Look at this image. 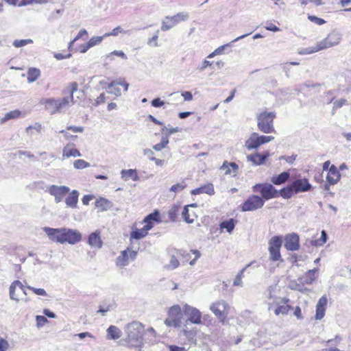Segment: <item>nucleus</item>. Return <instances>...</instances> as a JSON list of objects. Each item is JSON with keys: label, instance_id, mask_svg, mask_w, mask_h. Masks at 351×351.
<instances>
[{"label": "nucleus", "instance_id": "f257e3e1", "mask_svg": "<svg viewBox=\"0 0 351 351\" xmlns=\"http://www.w3.org/2000/svg\"><path fill=\"white\" fill-rule=\"evenodd\" d=\"M43 230L51 241L60 244L67 243L75 245L81 241L82 238L78 230L68 228H53L45 226Z\"/></svg>", "mask_w": 351, "mask_h": 351}, {"label": "nucleus", "instance_id": "f03ea898", "mask_svg": "<svg viewBox=\"0 0 351 351\" xmlns=\"http://www.w3.org/2000/svg\"><path fill=\"white\" fill-rule=\"evenodd\" d=\"M77 87L78 85L76 82H72L66 87L64 92L65 94H69V96L64 97L61 99H43L41 101V104L45 105L46 110L51 114L59 112L72 104L75 103L73 94L77 91Z\"/></svg>", "mask_w": 351, "mask_h": 351}, {"label": "nucleus", "instance_id": "7ed1b4c3", "mask_svg": "<svg viewBox=\"0 0 351 351\" xmlns=\"http://www.w3.org/2000/svg\"><path fill=\"white\" fill-rule=\"evenodd\" d=\"M125 337L121 339L123 344L130 348H140L143 344L144 326L138 321H133L124 327Z\"/></svg>", "mask_w": 351, "mask_h": 351}, {"label": "nucleus", "instance_id": "20e7f679", "mask_svg": "<svg viewBox=\"0 0 351 351\" xmlns=\"http://www.w3.org/2000/svg\"><path fill=\"white\" fill-rule=\"evenodd\" d=\"M189 17V13L187 12H178L173 16H165L161 21L160 29L162 32H167L179 23L188 21Z\"/></svg>", "mask_w": 351, "mask_h": 351}, {"label": "nucleus", "instance_id": "39448f33", "mask_svg": "<svg viewBox=\"0 0 351 351\" xmlns=\"http://www.w3.org/2000/svg\"><path fill=\"white\" fill-rule=\"evenodd\" d=\"M276 114L273 112H263L257 118V125L258 129L265 134L275 132L273 121Z\"/></svg>", "mask_w": 351, "mask_h": 351}, {"label": "nucleus", "instance_id": "423d86ee", "mask_svg": "<svg viewBox=\"0 0 351 351\" xmlns=\"http://www.w3.org/2000/svg\"><path fill=\"white\" fill-rule=\"evenodd\" d=\"M252 191L254 193H259L264 201L279 196L278 191L271 184L267 182L256 184L252 186Z\"/></svg>", "mask_w": 351, "mask_h": 351}, {"label": "nucleus", "instance_id": "0eeeda50", "mask_svg": "<svg viewBox=\"0 0 351 351\" xmlns=\"http://www.w3.org/2000/svg\"><path fill=\"white\" fill-rule=\"evenodd\" d=\"M182 318L181 307L178 304L173 305L168 311V316L165 320V324L169 327H180Z\"/></svg>", "mask_w": 351, "mask_h": 351}, {"label": "nucleus", "instance_id": "6e6552de", "mask_svg": "<svg viewBox=\"0 0 351 351\" xmlns=\"http://www.w3.org/2000/svg\"><path fill=\"white\" fill-rule=\"evenodd\" d=\"M229 308V305L223 300L214 302L210 306V311L223 324L228 314Z\"/></svg>", "mask_w": 351, "mask_h": 351}, {"label": "nucleus", "instance_id": "1a4fd4ad", "mask_svg": "<svg viewBox=\"0 0 351 351\" xmlns=\"http://www.w3.org/2000/svg\"><path fill=\"white\" fill-rule=\"evenodd\" d=\"M265 201L260 196L256 195H250L241 206L243 212L253 211L261 208Z\"/></svg>", "mask_w": 351, "mask_h": 351}, {"label": "nucleus", "instance_id": "9d476101", "mask_svg": "<svg viewBox=\"0 0 351 351\" xmlns=\"http://www.w3.org/2000/svg\"><path fill=\"white\" fill-rule=\"evenodd\" d=\"M341 34L338 32L332 31L324 39L317 43V49L322 51L336 46L341 42Z\"/></svg>", "mask_w": 351, "mask_h": 351}, {"label": "nucleus", "instance_id": "9b49d317", "mask_svg": "<svg viewBox=\"0 0 351 351\" xmlns=\"http://www.w3.org/2000/svg\"><path fill=\"white\" fill-rule=\"evenodd\" d=\"M282 245V239L279 236L272 237L269 242V252L270 259L277 261L281 258L280 248Z\"/></svg>", "mask_w": 351, "mask_h": 351}, {"label": "nucleus", "instance_id": "f8f14e48", "mask_svg": "<svg viewBox=\"0 0 351 351\" xmlns=\"http://www.w3.org/2000/svg\"><path fill=\"white\" fill-rule=\"evenodd\" d=\"M47 191L52 196L54 197L56 203L61 202L65 195L69 193L70 189L66 186L51 185Z\"/></svg>", "mask_w": 351, "mask_h": 351}, {"label": "nucleus", "instance_id": "ddd939ff", "mask_svg": "<svg viewBox=\"0 0 351 351\" xmlns=\"http://www.w3.org/2000/svg\"><path fill=\"white\" fill-rule=\"evenodd\" d=\"M183 312L187 316V321L195 324L201 323L202 313L197 308L186 304L183 306Z\"/></svg>", "mask_w": 351, "mask_h": 351}, {"label": "nucleus", "instance_id": "4468645a", "mask_svg": "<svg viewBox=\"0 0 351 351\" xmlns=\"http://www.w3.org/2000/svg\"><path fill=\"white\" fill-rule=\"evenodd\" d=\"M300 239L296 233L288 234L285 238V247L289 251H296L300 247Z\"/></svg>", "mask_w": 351, "mask_h": 351}, {"label": "nucleus", "instance_id": "2eb2a0df", "mask_svg": "<svg viewBox=\"0 0 351 351\" xmlns=\"http://www.w3.org/2000/svg\"><path fill=\"white\" fill-rule=\"evenodd\" d=\"M291 184L295 193L306 192L310 191L312 188V185L308 182L306 178L298 179L293 181Z\"/></svg>", "mask_w": 351, "mask_h": 351}, {"label": "nucleus", "instance_id": "dca6fc26", "mask_svg": "<svg viewBox=\"0 0 351 351\" xmlns=\"http://www.w3.org/2000/svg\"><path fill=\"white\" fill-rule=\"evenodd\" d=\"M19 289L20 291H21V292H23V293L24 295H27V292H26V289L27 287H25L22 283L21 282H20L19 280H14L10 286V289H9V292H10V299L13 300H16V302H19V294H16V289Z\"/></svg>", "mask_w": 351, "mask_h": 351}, {"label": "nucleus", "instance_id": "f3484780", "mask_svg": "<svg viewBox=\"0 0 351 351\" xmlns=\"http://www.w3.org/2000/svg\"><path fill=\"white\" fill-rule=\"evenodd\" d=\"M289 300L287 298H283L280 300V301L274 302V304L277 306V307L274 310V313L276 315H287L290 309L291 308V306L287 304Z\"/></svg>", "mask_w": 351, "mask_h": 351}, {"label": "nucleus", "instance_id": "a211bd4d", "mask_svg": "<svg viewBox=\"0 0 351 351\" xmlns=\"http://www.w3.org/2000/svg\"><path fill=\"white\" fill-rule=\"evenodd\" d=\"M221 170L224 171V174L235 177L239 172V166L234 162L225 160L220 167Z\"/></svg>", "mask_w": 351, "mask_h": 351}, {"label": "nucleus", "instance_id": "6ab92c4d", "mask_svg": "<svg viewBox=\"0 0 351 351\" xmlns=\"http://www.w3.org/2000/svg\"><path fill=\"white\" fill-rule=\"evenodd\" d=\"M269 156V153L268 152H265L263 154H260L256 152L248 155L247 156V160L251 162L252 165L258 166L264 164Z\"/></svg>", "mask_w": 351, "mask_h": 351}, {"label": "nucleus", "instance_id": "aec40b11", "mask_svg": "<svg viewBox=\"0 0 351 351\" xmlns=\"http://www.w3.org/2000/svg\"><path fill=\"white\" fill-rule=\"evenodd\" d=\"M327 303L328 298L326 295H323L319 299L316 304V319L320 320L324 317Z\"/></svg>", "mask_w": 351, "mask_h": 351}, {"label": "nucleus", "instance_id": "412c9836", "mask_svg": "<svg viewBox=\"0 0 351 351\" xmlns=\"http://www.w3.org/2000/svg\"><path fill=\"white\" fill-rule=\"evenodd\" d=\"M340 176L341 175L337 168L334 165H332L328 169L326 180L329 184L334 185L339 182Z\"/></svg>", "mask_w": 351, "mask_h": 351}, {"label": "nucleus", "instance_id": "4be33fe9", "mask_svg": "<svg viewBox=\"0 0 351 351\" xmlns=\"http://www.w3.org/2000/svg\"><path fill=\"white\" fill-rule=\"evenodd\" d=\"M73 144L68 143L62 149V160L70 157H80V151L73 147Z\"/></svg>", "mask_w": 351, "mask_h": 351}, {"label": "nucleus", "instance_id": "5701e85b", "mask_svg": "<svg viewBox=\"0 0 351 351\" xmlns=\"http://www.w3.org/2000/svg\"><path fill=\"white\" fill-rule=\"evenodd\" d=\"M88 244L92 247L100 248L102 246V241L100 237V232L98 230L92 232L88 238Z\"/></svg>", "mask_w": 351, "mask_h": 351}, {"label": "nucleus", "instance_id": "b1692460", "mask_svg": "<svg viewBox=\"0 0 351 351\" xmlns=\"http://www.w3.org/2000/svg\"><path fill=\"white\" fill-rule=\"evenodd\" d=\"M79 195L80 193L77 190H73L69 193L65 199L66 206L71 208H77Z\"/></svg>", "mask_w": 351, "mask_h": 351}, {"label": "nucleus", "instance_id": "393cba45", "mask_svg": "<svg viewBox=\"0 0 351 351\" xmlns=\"http://www.w3.org/2000/svg\"><path fill=\"white\" fill-rule=\"evenodd\" d=\"M245 147L247 150L256 149L260 147L258 133L253 132L245 142Z\"/></svg>", "mask_w": 351, "mask_h": 351}, {"label": "nucleus", "instance_id": "a878e982", "mask_svg": "<svg viewBox=\"0 0 351 351\" xmlns=\"http://www.w3.org/2000/svg\"><path fill=\"white\" fill-rule=\"evenodd\" d=\"M317 269H310L298 279L300 284L311 285L315 278V273Z\"/></svg>", "mask_w": 351, "mask_h": 351}, {"label": "nucleus", "instance_id": "bb28decb", "mask_svg": "<svg viewBox=\"0 0 351 351\" xmlns=\"http://www.w3.org/2000/svg\"><path fill=\"white\" fill-rule=\"evenodd\" d=\"M192 195H196L201 193H206L208 195H213L215 193L214 186L213 184H207L199 188H196L191 191Z\"/></svg>", "mask_w": 351, "mask_h": 351}, {"label": "nucleus", "instance_id": "cd10ccee", "mask_svg": "<svg viewBox=\"0 0 351 351\" xmlns=\"http://www.w3.org/2000/svg\"><path fill=\"white\" fill-rule=\"evenodd\" d=\"M95 206L99 209V211L104 212L110 209L112 207V203L106 198L99 197L95 202Z\"/></svg>", "mask_w": 351, "mask_h": 351}, {"label": "nucleus", "instance_id": "c85d7f7f", "mask_svg": "<svg viewBox=\"0 0 351 351\" xmlns=\"http://www.w3.org/2000/svg\"><path fill=\"white\" fill-rule=\"evenodd\" d=\"M290 173L287 171H284L278 176H274L271 178V182L275 185H281L285 183L289 178Z\"/></svg>", "mask_w": 351, "mask_h": 351}, {"label": "nucleus", "instance_id": "c756f323", "mask_svg": "<svg viewBox=\"0 0 351 351\" xmlns=\"http://www.w3.org/2000/svg\"><path fill=\"white\" fill-rule=\"evenodd\" d=\"M128 251L123 250L121 254L116 259V265L119 267H123L129 265Z\"/></svg>", "mask_w": 351, "mask_h": 351}, {"label": "nucleus", "instance_id": "7c9ffc66", "mask_svg": "<svg viewBox=\"0 0 351 351\" xmlns=\"http://www.w3.org/2000/svg\"><path fill=\"white\" fill-rule=\"evenodd\" d=\"M121 330L115 326H110L107 329V336L110 339H117L121 336Z\"/></svg>", "mask_w": 351, "mask_h": 351}, {"label": "nucleus", "instance_id": "2f4dec72", "mask_svg": "<svg viewBox=\"0 0 351 351\" xmlns=\"http://www.w3.org/2000/svg\"><path fill=\"white\" fill-rule=\"evenodd\" d=\"M22 116V112L19 110H14L10 112H8L5 114L4 117L1 119V123H4L6 121L10 119H15L21 117Z\"/></svg>", "mask_w": 351, "mask_h": 351}, {"label": "nucleus", "instance_id": "473e14b6", "mask_svg": "<svg viewBox=\"0 0 351 351\" xmlns=\"http://www.w3.org/2000/svg\"><path fill=\"white\" fill-rule=\"evenodd\" d=\"M121 178L127 180L131 178L134 181H137L139 179L136 169H123L121 171Z\"/></svg>", "mask_w": 351, "mask_h": 351}, {"label": "nucleus", "instance_id": "72a5a7b5", "mask_svg": "<svg viewBox=\"0 0 351 351\" xmlns=\"http://www.w3.org/2000/svg\"><path fill=\"white\" fill-rule=\"evenodd\" d=\"M189 206H185L182 213V217L183 219L188 223H192L194 222L196 215L194 213H189Z\"/></svg>", "mask_w": 351, "mask_h": 351}, {"label": "nucleus", "instance_id": "f704fd0d", "mask_svg": "<svg viewBox=\"0 0 351 351\" xmlns=\"http://www.w3.org/2000/svg\"><path fill=\"white\" fill-rule=\"evenodd\" d=\"M40 75V71L38 69L32 67L27 71V82L32 83L37 80Z\"/></svg>", "mask_w": 351, "mask_h": 351}, {"label": "nucleus", "instance_id": "c9c22d12", "mask_svg": "<svg viewBox=\"0 0 351 351\" xmlns=\"http://www.w3.org/2000/svg\"><path fill=\"white\" fill-rule=\"evenodd\" d=\"M235 225V220L234 219H230L222 221L219 226L221 229H226L228 233H231L234 230Z\"/></svg>", "mask_w": 351, "mask_h": 351}, {"label": "nucleus", "instance_id": "e433bc0d", "mask_svg": "<svg viewBox=\"0 0 351 351\" xmlns=\"http://www.w3.org/2000/svg\"><path fill=\"white\" fill-rule=\"evenodd\" d=\"M279 195L285 199H289L292 197L294 190L292 188V184H289L287 187L282 188L279 191Z\"/></svg>", "mask_w": 351, "mask_h": 351}, {"label": "nucleus", "instance_id": "4c0bfd02", "mask_svg": "<svg viewBox=\"0 0 351 351\" xmlns=\"http://www.w3.org/2000/svg\"><path fill=\"white\" fill-rule=\"evenodd\" d=\"M148 232L143 227L141 229H136L131 232V238L134 239H141L144 238Z\"/></svg>", "mask_w": 351, "mask_h": 351}, {"label": "nucleus", "instance_id": "58836bf2", "mask_svg": "<svg viewBox=\"0 0 351 351\" xmlns=\"http://www.w3.org/2000/svg\"><path fill=\"white\" fill-rule=\"evenodd\" d=\"M250 34H243V35H241L237 38H236L235 39H234L231 43H228V44H226V45H223L222 46H220L218 48H217L215 51V53H217V55H219V54H221L223 53V50L226 48V47H228L229 46H230L231 43H235L241 39H243L244 38H245L246 36H247Z\"/></svg>", "mask_w": 351, "mask_h": 351}, {"label": "nucleus", "instance_id": "ea45409f", "mask_svg": "<svg viewBox=\"0 0 351 351\" xmlns=\"http://www.w3.org/2000/svg\"><path fill=\"white\" fill-rule=\"evenodd\" d=\"M169 143V137L162 136L159 143H157L153 146V149L156 151H160L165 148Z\"/></svg>", "mask_w": 351, "mask_h": 351}, {"label": "nucleus", "instance_id": "a19ab883", "mask_svg": "<svg viewBox=\"0 0 351 351\" xmlns=\"http://www.w3.org/2000/svg\"><path fill=\"white\" fill-rule=\"evenodd\" d=\"M90 166V163L82 159H77L74 161L73 167L76 169H83Z\"/></svg>", "mask_w": 351, "mask_h": 351}, {"label": "nucleus", "instance_id": "79ce46f5", "mask_svg": "<svg viewBox=\"0 0 351 351\" xmlns=\"http://www.w3.org/2000/svg\"><path fill=\"white\" fill-rule=\"evenodd\" d=\"M33 43V40L30 38L27 39H21V40H14L12 45L14 47L16 48L24 47L27 45Z\"/></svg>", "mask_w": 351, "mask_h": 351}, {"label": "nucleus", "instance_id": "37998d69", "mask_svg": "<svg viewBox=\"0 0 351 351\" xmlns=\"http://www.w3.org/2000/svg\"><path fill=\"white\" fill-rule=\"evenodd\" d=\"M121 85L124 87L125 91H128L129 84L125 82L124 80H113L110 83L108 84V88H111L114 87V86Z\"/></svg>", "mask_w": 351, "mask_h": 351}, {"label": "nucleus", "instance_id": "c03bdc74", "mask_svg": "<svg viewBox=\"0 0 351 351\" xmlns=\"http://www.w3.org/2000/svg\"><path fill=\"white\" fill-rule=\"evenodd\" d=\"M274 289V288L273 287H269L268 290H267V295H266L267 298H268L269 300H273V302H269L268 303V309L269 310H271L273 308V306L274 304V302H277V300H276V298L273 295Z\"/></svg>", "mask_w": 351, "mask_h": 351}, {"label": "nucleus", "instance_id": "a18cd8bd", "mask_svg": "<svg viewBox=\"0 0 351 351\" xmlns=\"http://www.w3.org/2000/svg\"><path fill=\"white\" fill-rule=\"evenodd\" d=\"M180 265V263L175 255H172L169 263L165 266L167 269L173 270Z\"/></svg>", "mask_w": 351, "mask_h": 351}, {"label": "nucleus", "instance_id": "49530a36", "mask_svg": "<svg viewBox=\"0 0 351 351\" xmlns=\"http://www.w3.org/2000/svg\"><path fill=\"white\" fill-rule=\"evenodd\" d=\"M246 269V267L240 270L238 274H237L234 281H233V285L234 286H242L243 282H242V278L243 277L244 271Z\"/></svg>", "mask_w": 351, "mask_h": 351}, {"label": "nucleus", "instance_id": "de8ad7c7", "mask_svg": "<svg viewBox=\"0 0 351 351\" xmlns=\"http://www.w3.org/2000/svg\"><path fill=\"white\" fill-rule=\"evenodd\" d=\"M186 184L184 182H182L180 183H177L176 184H173L170 188L169 191L170 192H173L175 194L176 193L180 192L182 190H184L186 187Z\"/></svg>", "mask_w": 351, "mask_h": 351}, {"label": "nucleus", "instance_id": "09e8293b", "mask_svg": "<svg viewBox=\"0 0 351 351\" xmlns=\"http://www.w3.org/2000/svg\"><path fill=\"white\" fill-rule=\"evenodd\" d=\"M104 38H106L104 35L102 36L92 37L88 42V45L90 47V48L95 45H97L101 43Z\"/></svg>", "mask_w": 351, "mask_h": 351}, {"label": "nucleus", "instance_id": "8fccbe9b", "mask_svg": "<svg viewBox=\"0 0 351 351\" xmlns=\"http://www.w3.org/2000/svg\"><path fill=\"white\" fill-rule=\"evenodd\" d=\"M159 32H160V30L157 29L154 35L152 38L148 39L147 44L149 46H154V47H158V36H159Z\"/></svg>", "mask_w": 351, "mask_h": 351}, {"label": "nucleus", "instance_id": "3c124183", "mask_svg": "<svg viewBox=\"0 0 351 351\" xmlns=\"http://www.w3.org/2000/svg\"><path fill=\"white\" fill-rule=\"evenodd\" d=\"M119 33L125 34L126 32L123 28H121L120 26H117V27L114 28L112 30V32H110L109 33H106L104 34V36L105 37H108V36H117Z\"/></svg>", "mask_w": 351, "mask_h": 351}, {"label": "nucleus", "instance_id": "603ef678", "mask_svg": "<svg viewBox=\"0 0 351 351\" xmlns=\"http://www.w3.org/2000/svg\"><path fill=\"white\" fill-rule=\"evenodd\" d=\"M346 104H348V101L346 99H340L334 101L332 114H334L336 109L340 108Z\"/></svg>", "mask_w": 351, "mask_h": 351}, {"label": "nucleus", "instance_id": "864d4df0", "mask_svg": "<svg viewBox=\"0 0 351 351\" xmlns=\"http://www.w3.org/2000/svg\"><path fill=\"white\" fill-rule=\"evenodd\" d=\"M258 138L260 146L265 144L267 143H269L274 139V137L272 136H264V135H258Z\"/></svg>", "mask_w": 351, "mask_h": 351}, {"label": "nucleus", "instance_id": "5fc2aeb1", "mask_svg": "<svg viewBox=\"0 0 351 351\" xmlns=\"http://www.w3.org/2000/svg\"><path fill=\"white\" fill-rule=\"evenodd\" d=\"M258 138L260 146L265 144L267 143H269L274 139V137L272 136H264V135H258Z\"/></svg>", "mask_w": 351, "mask_h": 351}, {"label": "nucleus", "instance_id": "6e6d98bb", "mask_svg": "<svg viewBox=\"0 0 351 351\" xmlns=\"http://www.w3.org/2000/svg\"><path fill=\"white\" fill-rule=\"evenodd\" d=\"M318 49V44L317 43L315 47H307V48L303 49L302 51H300V54H311V53L321 51L320 49Z\"/></svg>", "mask_w": 351, "mask_h": 351}, {"label": "nucleus", "instance_id": "4d7b16f0", "mask_svg": "<svg viewBox=\"0 0 351 351\" xmlns=\"http://www.w3.org/2000/svg\"><path fill=\"white\" fill-rule=\"evenodd\" d=\"M88 33H87V31L85 29H81L77 35L75 37V38L71 41L69 44V49H70L71 46L73 45V44L77 41L78 39H80V38L83 37L84 36H87Z\"/></svg>", "mask_w": 351, "mask_h": 351}, {"label": "nucleus", "instance_id": "13d9d810", "mask_svg": "<svg viewBox=\"0 0 351 351\" xmlns=\"http://www.w3.org/2000/svg\"><path fill=\"white\" fill-rule=\"evenodd\" d=\"M327 234L325 230H322L321 232V238L315 241V245H322L327 241Z\"/></svg>", "mask_w": 351, "mask_h": 351}, {"label": "nucleus", "instance_id": "bf43d9fd", "mask_svg": "<svg viewBox=\"0 0 351 351\" xmlns=\"http://www.w3.org/2000/svg\"><path fill=\"white\" fill-rule=\"evenodd\" d=\"M27 288L31 291H32L35 294L38 295H41V296H46L47 295V293L45 291V290L44 289H42V288H34L33 287H31V286H27Z\"/></svg>", "mask_w": 351, "mask_h": 351}, {"label": "nucleus", "instance_id": "052dcab7", "mask_svg": "<svg viewBox=\"0 0 351 351\" xmlns=\"http://www.w3.org/2000/svg\"><path fill=\"white\" fill-rule=\"evenodd\" d=\"M114 55L117 56H119V57H120V58H121L123 59H125V60L127 59V56L124 53L123 51H117V50H115V51L111 52L110 53H109L108 55V56H107V58H109L110 60H112V56H114Z\"/></svg>", "mask_w": 351, "mask_h": 351}, {"label": "nucleus", "instance_id": "680f3d73", "mask_svg": "<svg viewBox=\"0 0 351 351\" xmlns=\"http://www.w3.org/2000/svg\"><path fill=\"white\" fill-rule=\"evenodd\" d=\"M161 131L162 132H165L166 133V136H168L169 135H171V134H173L174 133H176V132H179V128L178 127L168 128L166 126H163V128H162Z\"/></svg>", "mask_w": 351, "mask_h": 351}, {"label": "nucleus", "instance_id": "e2e57ef3", "mask_svg": "<svg viewBox=\"0 0 351 351\" xmlns=\"http://www.w3.org/2000/svg\"><path fill=\"white\" fill-rule=\"evenodd\" d=\"M158 216H159V213H158V211L156 210L154 213L148 215L145 217V219H146V221H151L152 222L158 221H159Z\"/></svg>", "mask_w": 351, "mask_h": 351}, {"label": "nucleus", "instance_id": "0e129e2a", "mask_svg": "<svg viewBox=\"0 0 351 351\" xmlns=\"http://www.w3.org/2000/svg\"><path fill=\"white\" fill-rule=\"evenodd\" d=\"M308 19L313 23H315L319 25H323L325 23V21L323 19L317 17L313 15H308Z\"/></svg>", "mask_w": 351, "mask_h": 351}, {"label": "nucleus", "instance_id": "69168bd1", "mask_svg": "<svg viewBox=\"0 0 351 351\" xmlns=\"http://www.w3.org/2000/svg\"><path fill=\"white\" fill-rule=\"evenodd\" d=\"M36 320L37 326L38 327L43 326L46 323L48 322L47 319L45 316H43V315H37L36 317Z\"/></svg>", "mask_w": 351, "mask_h": 351}, {"label": "nucleus", "instance_id": "338daca9", "mask_svg": "<svg viewBox=\"0 0 351 351\" xmlns=\"http://www.w3.org/2000/svg\"><path fill=\"white\" fill-rule=\"evenodd\" d=\"M107 92L110 94H113L117 97H119L121 95V89L118 87H116L114 86V87L111 88H108V86L107 87Z\"/></svg>", "mask_w": 351, "mask_h": 351}, {"label": "nucleus", "instance_id": "774afa93", "mask_svg": "<svg viewBox=\"0 0 351 351\" xmlns=\"http://www.w3.org/2000/svg\"><path fill=\"white\" fill-rule=\"evenodd\" d=\"M143 154L148 158L150 160H155V157L154 156V153L153 151L150 149H143Z\"/></svg>", "mask_w": 351, "mask_h": 351}]
</instances>
